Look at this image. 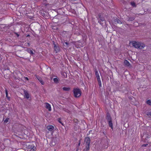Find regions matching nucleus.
Listing matches in <instances>:
<instances>
[{
    "mask_svg": "<svg viewBox=\"0 0 151 151\" xmlns=\"http://www.w3.org/2000/svg\"><path fill=\"white\" fill-rule=\"evenodd\" d=\"M130 44L136 48L142 49L144 48L145 45L143 44H141L139 42L136 41H132L130 42Z\"/></svg>",
    "mask_w": 151,
    "mask_h": 151,
    "instance_id": "obj_1",
    "label": "nucleus"
},
{
    "mask_svg": "<svg viewBox=\"0 0 151 151\" xmlns=\"http://www.w3.org/2000/svg\"><path fill=\"white\" fill-rule=\"evenodd\" d=\"M59 141L58 135L57 133L55 136L53 137L52 138V141L50 143L51 146H54L56 145Z\"/></svg>",
    "mask_w": 151,
    "mask_h": 151,
    "instance_id": "obj_2",
    "label": "nucleus"
},
{
    "mask_svg": "<svg viewBox=\"0 0 151 151\" xmlns=\"http://www.w3.org/2000/svg\"><path fill=\"white\" fill-rule=\"evenodd\" d=\"M74 96L76 97H78L81 96V91L80 89L77 88H75L73 90Z\"/></svg>",
    "mask_w": 151,
    "mask_h": 151,
    "instance_id": "obj_3",
    "label": "nucleus"
},
{
    "mask_svg": "<svg viewBox=\"0 0 151 151\" xmlns=\"http://www.w3.org/2000/svg\"><path fill=\"white\" fill-rule=\"evenodd\" d=\"M46 108L48 109V111H50L51 110V108L50 105L48 103H45Z\"/></svg>",
    "mask_w": 151,
    "mask_h": 151,
    "instance_id": "obj_4",
    "label": "nucleus"
},
{
    "mask_svg": "<svg viewBox=\"0 0 151 151\" xmlns=\"http://www.w3.org/2000/svg\"><path fill=\"white\" fill-rule=\"evenodd\" d=\"M47 129L49 131H52L54 129V127L52 125H49L47 127Z\"/></svg>",
    "mask_w": 151,
    "mask_h": 151,
    "instance_id": "obj_5",
    "label": "nucleus"
},
{
    "mask_svg": "<svg viewBox=\"0 0 151 151\" xmlns=\"http://www.w3.org/2000/svg\"><path fill=\"white\" fill-rule=\"evenodd\" d=\"M54 50L56 53H57L60 51V49L55 44H54Z\"/></svg>",
    "mask_w": 151,
    "mask_h": 151,
    "instance_id": "obj_6",
    "label": "nucleus"
},
{
    "mask_svg": "<svg viewBox=\"0 0 151 151\" xmlns=\"http://www.w3.org/2000/svg\"><path fill=\"white\" fill-rule=\"evenodd\" d=\"M85 142H86V143L87 144V145H89L90 142V139L89 138H86L85 140Z\"/></svg>",
    "mask_w": 151,
    "mask_h": 151,
    "instance_id": "obj_7",
    "label": "nucleus"
},
{
    "mask_svg": "<svg viewBox=\"0 0 151 151\" xmlns=\"http://www.w3.org/2000/svg\"><path fill=\"white\" fill-rule=\"evenodd\" d=\"M95 75L96 76V77L97 78L98 81H100V76L99 73L97 71H95Z\"/></svg>",
    "mask_w": 151,
    "mask_h": 151,
    "instance_id": "obj_8",
    "label": "nucleus"
},
{
    "mask_svg": "<svg viewBox=\"0 0 151 151\" xmlns=\"http://www.w3.org/2000/svg\"><path fill=\"white\" fill-rule=\"evenodd\" d=\"M24 97L28 99L29 97V95L28 93L26 91H24Z\"/></svg>",
    "mask_w": 151,
    "mask_h": 151,
    "instance_id": "obj_9",
    "label": "nucleus"
},
{
    "mask_svg": "<svg viewBox=\"0 0 151 151\" xmlns=\"http://www.w3.org/2000/svg\"><path fill=\"white\" fill-rule=\"evenodd\" d=\"M124 63L125 65L127 66H129L130 65V63L127 60H125Z\"/></svg>",
    "mask_w": 151,
    "mask_h": 151,
    "instance_id": "obj_10",
    "label": "nucleus"
},
{
    "mask_svg": "<svg viewBox=\"0 0 151 151\" xmlns=\"http://www.w3.org/2000/svg\"><path fill=\"white\" fill-rule=\"evenodd\" d=\"M108 122L109 126L111 127V128L112 129H113V124L112 123L111 121L109 120V121H108Z\"/></svg>",
    "mask_w": 151,
    "mask_h": 151,
    "instance_id": "obj_11",
    "label": "nucleus"
},
{
    "mask_svg": "<svg viewBox=\"0 0 151 151\" xmlns=\"http://www.w3.org/2000/svg\"><path fill=\"white\" fill-rule=\"evenodd\" d=\"M27 51L29 53H30L31 54H33V51L29 49V48H28L27 50Z\"/></svg>",
    "mask_w": 151,
    "mask_h": 151,
    "instance_id": "obj_12",
    "label": "nucleus"
},
{
    "mask_svg": "<svg viewBox=\"0 0 151 151\" xmlns=\"http://www.w3.org/2000/svg\"><path fill=\"white\" fill-rule=\"evenodd\" d=\"M33 147H35L34 146V145H29L27 147L28 148L30 149H32V148H33Z\"/></svg>",
    "mask_w": 151,
    "mask_h": 151,
    "instance_id": "obj_13",
    "label": "nucleus"
},
{
    "mask_svg": "<svg viewBox=\"0 0 151 151\" xmlns=\"http://www.w3.org/2000/svg\"><path fill=\"white\" fill-rule=\"evenodd\" d=\"M53 80L55 83H57L58 82V80L57 78H54Z\"/></svg>",
    "mask_w": 151,
    "mask_h": 151,
    "instance_id": "obj_14",
    "label": "nucleus"
},
{
    "mask_svg": "<svg viewBox=\"0 0 151 151\" xmlns=\"http://www.w3.org/2000/svg\"><path fill=\"white\" fill-rule=\"evenodd\" d=\"M89 149V145H88L86 146V149L85 150V151H88Z\"/></svg>",
    "mask_w": 151,
    "mask_h": 151,
    "instance_id": "obj_15",
    "label": "nucleus"
},
{
    "mask_svg": "<svg viewBox=\"0 0 151 151\" xmlns=\"http://www.w3.org/2000/svg\"><path fill=\"white\" fill-rule=\"evenodd\" d=\"M146 103L148 104H149L150 105H151V100H148L147 101Z\"/></svg>",
    "mask_w": 151,
    "mask_h": 151,
    "instance_id": "obj_16",
    "label": "nucleus"
},
{
    "mask_svg": "<svg viewBox=\"0 0 151 151\" xmlns=\"http://www.w3.org/2000/svg\"><path fill=\"white\" fill-rule=\"evenodd\" d=\"M36 150V147H33V148L30 150L29 151H35Z\"/></svg>",
    "mask_w": 151,
    "mask_h": 151,
    "instance_id": "obj_17",
    "label": "nucleus"
},
{
    "mask_svg": "<svg viewBox=\"0 0 151 151\" xmlns=\"http://www.w3.org/2000/svg\"><path fill=\"white\" fill-rule=\"evenodd\" d=\"M63 89L64 91H68L70 90V88H69L63 87Z\"/></svg>",
    "mask_w": 151,
    "mask_h": 151,
    "instance_id": "obj_18",
    "label": "nucleus"
},
{
    "mask_svg": "<svg viewBox=\"0 0 151 151\" xmlns=\"http://www.w3.org/2000/svg\"><path fill=\"white\" fill-rule=\"evenodd\" d=\"M116 21L117 22V23H118L119 24H121L122 23V22L119 19H116Z\"/></svg>",
    "mask_w": 151,
    "mask_h": 151,
    "instance_id": "obj_19",
    "label": "nucleus"
},
{
    "mask_svg": "<svg viewBox=\"0 0 151 151\" xmlns=\"http://www.w3.org/2000/svg\"><path fill=\"white\" fill-rule=\"evenodd\" d=\"M5 90H6V96L7 97V98L8 99V100H9L10 97H8V93L7 92V91L6 89Z\"/></svg>",
    "mask_w": 151,
    "mask_h": 151,
    "instance_id": "obj_20",
    "label": "nucleus"
},
{
    "mask_svg": "<svg viewBox=\"0 0 151 151\" xmlns=\"http://www.w3.org/2000/svg\"><path fill=\"white\" fill-rule=\"evenodd\" d=\"M9 119V118H7L6 119H5L4 121V122L5 123H7L8 122Z\"/></svg>",
    "mask_w": 151,
    "mask_h": 151,
    "instance_id": "obj_21",
    "label": "nucleus"
},
{
    "mask_svg": "<svg viewBox=\"0 0 151 151\" xmlns=\"http://www.w3.org/2000/svg\"><path fill=\"white\" fill-rule=\"evenodd\" d=\"M107 119L108 120V121H109V120H111V117L110 116L108 115L107 116Z\"/></svg>",
    "mask_w": 151,
    "mask_h": 151,
    "instance_id": "obj_22",
    "label": "nucleus"
},
{
    "mask_svg": "<svg viewBox=\"0 0 151 151\" xmlns=\"http://www.w3.org/2000/svg\"><path fill=\"white\" fill-rule=\"evenodd\" d=\"M63 110L68 113H69L70 112L69 110H67L66 109H63Z\"/></svg>",
    "mask_w": 151,
    "mask_h": 151,
    "instance_id": "obj_23",
    "label": "nucleus"
},
{
    "mask_svg": "<svg viewBox=\"0 0 151 151\" xmlns=\"http://www.w3.org/2000/svg\"><path fill=\"white\" fill-rule=\"evenodd\" d=\"M131 4L132 6L133 7L135 6V4L134 2H132Z\"/></svg>",
    "mask_w": 151,
    "mask_h": 151,
    "instance_id": "obj_24",
    "label": "nucleus"
},
{
    "mask_svg": "<svg viewBox=\"0 0 151 151\" xmlns=\"http://www.w3.org/2000/svg\"><path fill=\"white\" fill-rule=\"evenodd\" d=\"M99 83V86H101V79L100 80V81H98Z\"/></svg>",
    "mask_w": 151,
    "mask_h": 151,
    "instance_id": "obj_25",
    "label": "nucleus"
},
{
    "mask_svg": "<svg viewBox=\"0 0 151 151\" xmlns=\"http://www.w3.org/2000/svg\"><path fill=\"white\" fill-rule=\"evenodd\" d=\"M40 82L42 85L44 84V82L42 79H40Z\"/></svg>",
    "mask_w": 151,
    "mask_h": 151,
    "instance_id": "obj_26",
    "label": "nucleus"
},
{
    "mask_svg": "<svg viewBox=\"0 0 151 151\" xmlns=\"http://www.w3.org/2000/svg\"><path fill=\"white\" fill-rule=\"evenodd\" d=\"M58 121L60 123H61L62 124V125H63V124L61 122V121L60 119H58Z\"/></svg>",
    "mask_w": 151,
    "mask_h": 151,
    "instance_id": "obj_27",
    "label": "nucleus"
},
{
    "mask_svg": "<svg viewBox=\"0 0 151 151\" xmlns=\"http://www.w3.org/2000/svg\"><path fill=\"white\" fill-rule=\"evenodd\" d=\"M78 43V42H76V45H77ZM79 46H77V45H76V47H77V48L80 47V46H81V45L79 44Z\"/></svg>",
    "mask_w": 151,
    "mask_h": 151,
    "instance_id": "obj_28",
    "label": "nucleus"
},
{
    "mask_svg": "<svg viewBox=\"0 0 151 151\" xmlns=\"http://www.w3.org/2000/svg\"><path fill=\"white\" fill-rule=\"evenodd\" d=\"M100 19L102 21H104V19L103 18H101L100 17Z\"/></svg>",
    "mask_w": 151,
    "mask_h": 151,
    "instance_id": "obj_29",
    "label": "nucleus"
},
{
    "mask_svg": "<svg viewBox=\"0 0 151 151\" xmlns=\"http://www.w3.org/2000/svg\"><path fill=\"white\" fill-rule=\"evenodd\" d=\"M147 115H150L151 116V111L149 112L147 114Z\"/></svg>",
    "mask_w": 151,
    "mask_h": 151,
    "instance_id": "obj_30",
    "label": "nucleus"
},
{
    "mask_svg": "<svg viewBox=\"0 0 151 151\" xmlns=\"http://www.w3.org/2000/svg\"><path fill=\"white\" fill-rule=\"evenodd\" d=\"M65 44H66L67 45H68V43L67 42H65Z\"/></svg>",
    "mask_w": 151,
    "mask_h": 151,
    "instance_id": "obj_31",
    "label": "nucleus"
},
{
    "mask_svg": "<svg viewBox=\"0 0 151 151\" xmlns=\"http://www.w3.org/2000/svg\"><path fill=\"white\" fill-rule=\"evenodd\" d=\"M25 78L27 80H29L28 78L27 77H25Z\"/></svg>",
    "mask_w": 151,
    "mask_h": 151,
    "instance_id": "obj_32",
    "label": "nucleus"
},
{
    "mask_svg": "<svg viewBox=\"0 0 151 151\" xmlns=\"http://www.w3.org/2000/svg\"><path fill=\"white\" fill-rule=\"evenodd\" d=\"M37 78L39 80V81H40V79H41L40 78Z\"/></svg>",
    "mask_w": 151,
    "mask_h": 151,
    "instance_id": "obj_33",
    "label": "nucleus"
},
{
    "mask_svg": "<svg viewBox=\"0 0 151 151\" xmlns=\"http://www.w3.org/2000/svg\"><path fill=\"white\" fill-rule=\"evenodd\" d=\"M37 78L39 80V81H40V79H41L40 78Z\"/></svg>",
    "mask_w": 151,
    "mask_h": 151,
    "instance_id": "obj_34",
    "label": "nucleus"
},
{
    "mask_svg": "<svg viewBox=\"0 0 151 151\" xmlns=\"http://www.w3.org/2000/svg\"><path fill=\"white\" fill-rule=\"evenodd\" d=\"M80 142H79V144H78V145H80Z\"/></svg>",
    "mask_w": 151,
    "mask_h": 151,
    "instance_id": "obj_35",
    "label": "nucleus"
},
{
    "mask_svg": "<svg viewBox=\"0 0 151 151\" xmlns=\"http://www.w3.org/2000/svg\"><path fill=\"white\" fill-rule=\"evenodd\" d=\"M28 45H30V44H29V43H28Z\"/></svg>",
    "mask_w": 151,
    "mask_h": 151,
    "instance_id": "obj_36",
    "label": "nucleus"
},
{
    "mask_svg": "<svg viewBox=\"0 0 151 151\" xmlns=\"http://www.w3.org/2000/svg\"><path fill=\"white\" fill-rule=\"evenodd\" d=\"M133 19H134L132 18V20H133Z\"/></svg>",
    "mask_w": 151,
    "mask_h": 151,
    "instance_id": "obj_37",
    "label": "nucleus"
}]
</instances>
